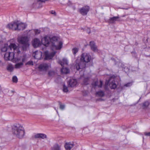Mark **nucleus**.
Instances as JSON below:
<instances>
[{
  "label": "nucleus",
  "mask_w": 150,
  "mask_h": 150,
  "mask_svg": "<svg viewBox=\"0 0 150 150\" xmlns=\"http://www.w3.org/2000/svg\"><path fill=\"white\" fill-rule=\"evenodd\" d=\"M43 40L45 41V46H49L52 50H60L62 47V42L59 40L57 37L53 36L50 38L46 36L44 38Z\"/></svg>",
  "instance_id": "f257e3e1"
},
{
  "label": "nucleus",
  "mask_w": 150,
  "mask_h": 150,
  "mask_svg": "<svg viewBox=\"0 0 150 150\" xmlns=\"http://www.w3.org/2000/svg\"><path fill=\"white\" fill-rule=\"evenodd\" d=\"M12 132L15 136L20 139L23 138L25 134L23 127L19 124L13 126L12 128Z\"/></svg>",
  "instance_id": "f03ea898"
},
{
  "label": "nucleus",
  "mask_w": 150,
  "mask_h": 150,
  "mask_svg": "<svg viewBox=\"0 0 150 150\" xmlns=\"http://www.w3.org/2000/svg\"><path fill=\"white\" fill-rule=\"evenodd\" d=\"M18 41L19 43L22 45V48L23 50H26L29 45L28 39L27 37H19L18 38Z\"/></svg>",
  "instance_id": "7ed1b4c3"
},
{
  "label": "nucleus",
  "mask_w": 150,
  "mask_h": 150,
  "mask_svg": "<svg viewBox=\"0 0 150 150\" xmlns=\"http://www.w3.org/2000/svg\"><path fill=\"white\" fill-rule=\"evenodd\" d=\"M91 57L88 53H84L82 54L81 56V61L88 63L91 60Z\"/></svg>",
  "instance_id": "20e7f679"
},
{
  "label": "nucleus",
  "mask_w": 150,
  "mask_h": 150,
  "mask_svg": "<svg viewBox=\"0 0 150 150\" xmlns=\"http://www.w3.org/2000/svg\"><path fill=\"white\" fill-rule=\"evenodd\" d=\"M17 47L14 43H11L8 46L7 45H5L1 49L2 52H5L7 50H11L13 49L14 51L16 50Z\"/></svg>",
  "instance_id": "39448f33"
},
{
  "label": "nucleus",
  "mask_w": 150,
  "mask_h": 150,
  "mask_svg": "<svg viewBox=\"0 0 150 150\" xmlns=\"http://www.w3.org/2000/svg\"><path fill=\"white\" fill-rule=\"evenodd\" d=\"M14 54L13 52H9L6 53L4 55V58L6 60L14 61Z\"/></svg>",
  "instance_id": "423d86ee"
},
{
  "label": "nucleus",
  "mask_w": 150,
  "mask_h": 150,
  "mask_svg": "<svg viewBox=\"0 0 150 150\" xmlns=\"http://www.w3.org/2000/svg\"><path fill=\"white\" fill-rule=\"evenodd\" d=\"M90 9L89 6H83L79 9L80 13L83 16L86 15Z\"/></svg>",
  "instance_id": "0eeeda50"
},
{
  "label": "nucleus",
  "mask_w": 150,
  "mask_h": 150,
  "mask_svg": "<svg viewBox=\"0 0 150 150\" xmlns=\"http://www.w3.org/2000/svg\"><path fill=\"white\" fill-rule=\"evenodd\" d=\"M27 57L25 54H24L20 56L19 57L16 58L14 59V61L15 62H20L23 63L27 60Z\"/></svg>",
  "instance_id": "6e6552de"
},
{
  "label": "nucleus",
  "mask_w": 150,
  "mask_h": 150,
  "mask_svg": "<svg viewBox=\"0 0 150 150\" xmlns=\"http://www.w3.org/2000/svg\"><path fill=\"white\" fill-rule=\"evenodd\" d=\"M50 67V65L46 63L41 64L38 67V68L41 71H46Z\"/></svg>",
  "instance_id": "1a4fd4ad"
},
{
  "label": "nucleus",
  "mask_w": 150,
  "mask_h": 150,
  "mask_svg": "<svg viewBox=\"0 0 150 150\" xmlns=\"http://www.w3.org/2000/svg\"><path fill=\"white\" fill-rule=\"evenodd\" d=\"M56 53V51H54L51 53H49L47 51L45 52V59L46 60L51 59Z\"/></svg>",
  "instance_id": "9d476101"
},
{
  "label": "nucleus",
  "mask_w": 150,
  "mask_h": 150,
  "mask_svg": "<svg viewBox=\"0 0 150 150\" xmlns=\"http://www.w3.org/2000/svg\"><path fill=\"white\" fill-rule=\"evenodd\" d=\"M67 83L69 87H74L77 83V81L76 79L71 78L68 81Z\"/></svg>",
  "instance_id": "9b49d317"
},
{
  "label": "nucleus",
  "mask_w": 150,
  "mask_h": 150,
  "mask_svg": "<svg viewBox=\"0 0 150 150\" xmlns=\"http://www.w3.org/2000/svg\"><path fill=\"white\" fill-rule=\"evenodd\" d=\"M7 27L9 29H11L13 30H17V22H13L8 24L7 25Z\"/></svg>",
  "instance_id": "f8f14e48"
},
{
  "label": "nucleus",
  "mask_w": 150,
  "mask_h": 150,
  "mask_svg": "<svg viewBox=\"0 0 150 150\" xmlns=\"http://www.w3.org/2000/svg\"><path fill=\"white\" fill-rule=\"evenodd\" d=\"M32 43L34 47H37L40 45L41 43L40 40L38 38H35L32 41Z\"/></svg>",
  "instance_id": "ddd939ff"
},
{
  "label": "nucleus",
  "mask_w": 150,
  "mask_h": 150,
  "mask_svg": "<svg viewBox=\"0 0 150 150\" xmlns=\"http://www.w3.org/2000/svg\"><path fill=\"white\" fill-rule=\"evenodd\" d=\"M119 17L118 16H115L110 18L108 21V22L109 23H114L116 21H120Z\"/></svg>",
  "instance_id": "4468645a"
},
{
  "label": "nucleus",
  "mask_w": 150,
  "mask_h": 150,
  "mask_svg": "<svg viewBox=\"0 0 150 150\" xmlns=\"http://www.w3.org/2000/svg\"><path fill=\"white\" fill-rule=\"evenodd\" d=\"M77 70H79L80 69L84 68L86 67V64L84 62L81 61L79 63L76 65Z\"/></svg>",
  "instance_id": "2eb2a0df"
},
{
  "label": "nucleus",
  "mask_w": 150,
  "mask_h": 150,
  "mask_svg": "<svg viewBox=\"0 0 150 150\" xmlns=\"http://www.w3.org/2000/svg\"><path fill=\"white\" fill-rule=\"evenodd\" d=\"M17 30H23L25 28L26 26L25 24L19 22L18 21H17Z\"/></svg>",
  "instance_id": "dca6fc26"
},
{
  "label": "nucleus",
  "mask_w": 150,
  "mask_h": 150,
  "mask_svg": "<svg viewBox=\"0 0 150 150\" xmlns=\"http://www.w3.org/2000/svg\"><path fill=\"white\" fill-rule=\"evenodd\" d=\"M89 45L91 47V50L94 52H97L98 49L97 46L95 45V42L93 41L90 42Z\"/></svg>",
  "instance_id": "f3484780"
},
{
  "label": "nucleus",
  "mask_w": 150,
  "mask_h": 150,
  "mask_svg": "<svg viewBox=\"0 0 150 150\" xmlns=\"http://www.w3.org/2000/svg\"><path fill=\"white\" fill-rule=\"evenodd\" d=\"M42 52L40 51H36L33 54V56L34 58L38 59H40L42 56Z\"/></svg>",
  "instance_id": "a211bd4d"
},
{
  "label": "nucleus",
  "mask_w": 150,
  "mask_h": 150,
  "mask_svg": "<svg viewBox=\"0 0 150 150\" xmlns=\"http://www.w3.org/2000/svg\"><path fill=\"white\" fill-rule=\"evenodd\" d=\"M58 63L62 67L65 65H67L68 64V60L65 58H63L62 60H59Z\"/></svg>",
  "instance_id": "6ab92c4d"
},
{
  "label": "nucleus",
  "mask_w": 150,
  "mask_h": 150,
  "mask_svg": "<svg viewBox=\"0 0 150 150\" xmlns=\"http://www.w3.org/2000/svg\"><path fill=\"white\" fill-rule=\"evenodd\" d=\"M34 137L35 138L44 139L47 138V136L45 134L43 133L37 134L35 135Z\"/></svg>",
  "instance_id": "aec40b11"
},
{
  "label": "nucleus",
  "mask_w": 150,
  "mask_h": 150,
  "mask_svg": "<svg viewBox=\"0 0 150 150\" xmlns=\"http://www.w3.org/2000/svg\"><path fill=\"white\" fill-rule=\"evenodd\" d=\"M74 146L73 143H66L65 145V147L66 150H70Z\"/></svg>",
  "instance_id": "412c9836"
},
{
  "label": "nucleus",
  "mask_w": 150,
  "mask_h": 150,
  "mask_svg": "<svg viewBox=\"0 0 150 150\" xmlns=\"http://www.w3.org/2000/svg\"><path fill=\"white\" fill-rule=\"evenodd\" d=\"M103 84L102 81H96L92 83V85L93 86H98L99 88H100L102 87Z\"/></svg>",
  "instance_id": "4be33fe9"
},
{
  "label": "nucleus",
  "mask_w": 150,
  "mask_h": 150,
  "mask_svg": "<svg viewBox=\"0 0 150 150\" xmlns=\"http://www.w3.org/2000/svg\"><path fill=\"white\" fill-rule=\"evenodd\" d=\"M52 149V150H60L61 146L56 144L54 145Z\"/></svg>",
  "instance_id": "5701e85b"
},
{
  "label": "nucleus",
  "mask_w": 150,
  "mask_h": 150,
  "mask_svg": "<svg viewBox=\"0 0 150 150\" xmlns=\"http://www.w3.org/2000/svg\"><path fill=\"white\" fill-rule=\"evenodd\" d=\"M109 85L111 89H115L117 87L115 83V81L114 79L112 80L111 82L109 84Z\"/></svg>",
  "instance_id": "b1692460"
},
{
  "label": "nucleus",
  "mask_w": 150,
  "mask_h": 150,
  "mask_svg": "<svg viewBox=\"0 0 150 150\" xmlns=\"http://www.w3.org/2000/svg\"><path fill=\"white\" fill-rule=\"evenodd\" d=\"M17 63L15 65V68L16 69H18L21 67L23 65V62H16Z\"/></svg>",
  "instance_id": "393cba45"
},
{
  "label": "nucleus",
  "mask_w": 150,
  "mask_h": 150,
  "mask_svg": "<svg viewBox=\"0 0 150 150\" xmlns=\"http://www.w3.org/2000/svg\"><path fill=\"white\" fill-rule=\"evenodd\" d=\"M69 69L67 68H63L61 69V72L62 73L67 74L69 72Z\"/></svg>",
  "instance_id": "a878e982"
},
{
  "label": "nucleus",
  "mask_w": 150,
  "mask_h": 150,
  "mask_svg": "<svg viewBox=\"0 0 150 150\" xmlns=\"http://www.w3.org/2000/svg\"><path fill=\"white\" fill-rule=\"evenodd\" d=\"M150 104L148 101H145L142 104V107L143 109H145L147 108Z\"/></svg>",
  "instance_id": "bb28decb"
},
{
  "label": "nucleus",
  "mask_w": 150,
  "mask_h": 150,
  "mask_svg": "<svg viewBox=\"0 0 150 150\" xmlns=\"http://www.w3.org/2000/svg\"><path fill=\"white\" fill-rule=\"evenodd\" d=\"M79 50V49L76 47H74L72 49V51L74 55H75L78 52Z\"/></svg>",
  "instance_id": "cd10ccee"
},
{
  "label": "nucleus",
  "mask_w": 150,
  "mask_h": 150,
  "mask_svg": "<svg viewBox=\"0 0 150 150\" xmlns=\"http://www.w3.org/2000/svg\"><path fill=\"white\" fill-rule=\"evenodd\" d=\"M97 95L100 97H103L104 95V92L102 91H100L98 92H97L96 93Z\"/></svg>",
  "instance_id": "c85d7f7f"
},
{
  "label": "nucleus",
  "mask_w": 150,
  "mask_h": 150,
  "mask_svg": "<svg viewBox=\"0 0 150 150\" xmlns=\"http://www.w3.org/2000/svg\"><path fill=\"white\" fill-rule=\"evenodd\" d=\"M7 69L8 71H12L13 69V67L12 65H9L7 67Z\"/></svg>",
  "instance_id": "c756f323"
},
{
  "label": "nucleus",
  "mask_w": 150,
  "mask_h": 150,
  "mask_svg": "<svg viewBox=\"0 0 150 150\" xmlns=\"http://www.w3.org/2000/svg\"><path fill=\"white\" fill-rule=\"evenodd\" d=\"M63 91L65 92H67L68 91V87L64 84L63 85Z\"/></svg>",
  "instance_id": "7c9ffc66"
},
{
  "label": "nucleus",
  "mask_w": 150,
  "mask_h": 150,
  "mask_svg": "<svg viewBox=\"0 0 150 150\" xmlns=\"http://www.w3.org/2000/svg\"><path fill=\"white\" fill-rule=\"evenodd\" d=\"M55 74V72L54 71H50L48 72V75L50 76H52L54 75Z\"/></svg>",
  "instance_id": "2f4dec72"
},
{
  "label": "nucleus",
  "mask_w": 150,
  "mask_h": 150,
  "mask_svg": "<svg viewBox=\"0 0 150 150\" xmlns=\"http://www.w3.org/2000/svg\"><path fill=\"white\" fill-rule=\"evenodd\" d=\"M25 65H28L33 66V61H29L26 63Z\"/></svg>",
  "instance_id": "473e14b6"
},
{
  "label": "nucleus",
  "mask_w": 150,
  "mask_h": 150,
  "mask_svg": "<svg viewBox=\"0 0 150 150\" xmlns=\"http://www.w3.org/2000/svg\"><path fill=\"white\" fill-rule=\"evenodd\" d=\"M12 80L13 82H17L18 81V79L17 77L16 76H13L12 78Z\"/></svg>",
  "instance_id": "72a5a7b5"
},
{
  "label": "nucleus",
  "mask_w": 150,
  "mask_h": 150,
  "mask_svg": "<svg viewBox=\"0 0 150 150\" xmlns=\"http://www.w3.org/2000/svg\"><path fill=\"white\" fill-rule=\"evenodd\" d=\"M89 79V78L88 77H87L86 78H85L84 79L83 82L85 84L87 85L88 84V81Z\"/></svg>",
  "instance_id": "f704fd0d"
},
{
  "label": "nucleus",
  "mask_w": 150,
  "mask_h": 150,
  "mask_svg": "<svg viewBox=\"0 0 150 150\" xmlns=\"http://www.w3.org/2000/svg\"><path fill=\"white\" fill-rule=\"evenodd\" d=\"M35 34V35H37L39 34L40 32V31L39 30L36 29L34 30Z\"/></svg>",
  "instance_id": "c9c22d12"
},
{
  "label": "nucleus",
  "mask_w": 150,
  "mask_h": 150,
  "mask_svg": "<svg viewBox=\"0 0 150 150\" xmlns=\"http://www.w3.org/2000/svg\"><path fill=\"white\" fill-rule=\"evenodd\" d=\"M60 104V109L62 110H63L64 109L65 107V106L64 105H62L60 104V103H59Z\"/></svg>",
  "instance_id": "e433bc0d"
},
{
  "label": "nucleus",
  "mask_w": 150,
  "mask_h": 150,
  "mask_svg": "<svg viewBox=\"0 0 150 150\" xmlns=\"http://www.w3.org/2000/svg\"><path fill=\"white\" fill-rule=\"evenodd\" d=\"M132 85V83H129L125 85V86L126 87H129Z\"/></svg>",
  "instance_id": "4c0bfd02"
},
{
  "label": "nucleus",
  "mask_w": 150,
  "mask_h": 150,
  "mask_svg": "<svg viewBox=\"0 0 150 150\" xmlns=\"http://www.w3.org/2000/svg\"><path fill=\"white\" fill-rule=\"evenodd\" d=\"M144 134L146 136L150 137V132H145L144 133Z\"/></svg>",
  "instance_id": "58836bf2"
},
{
  "label": "nucleus",
  "mask_w": 150,
  "mask_h": 150,
  "mask_svg": "<svg viewBox=\"0 0 150 150\" xmlns=\"http://www.w3.org/2000/svg\"><path fill=\"white\" fill-rule=\"evenodd\" d=\"M37 4V1H36V2H34L33 5V8H36V5Z\"/></svg>",
  "instance_id": "ea45409f"
},
{
  "label": "nucleus",
  "mask_w": 150,
  "mask_h": 150,
  "mask_svg": "<svg viewBox=\"0 0 150 150\" xmlns=\"http://www.w3.org/2000/svg\"><path fill=\"white\" fill-rule=\"evenodd\" d=\"M111 80V79H110V81H106L105 83V85L106 86H107L108 85V84H109V82Z\"/></svg>",
  "instance_id": "a19ab883"
},
{
  "label": "nucleus",
  "mask_w": 150,
  "mask_h": 150,
  "mask_svg": "<svg viewBox=\"0 0 150 150\" xmlns=\"http://www.w3.org/2000/svg\"><path fill=\"white\" fill-rule=\"evenodd\" d=\"M51 13L52 14H53L54 15H56V12L54 11H52Z\"/></svg>",
  "instance_id": "79ce46f5"
},
{
  "label": "nucleus",
  "mask_w": 150,
  "mask_h": 150,
  "mask_svg": "<svg viewBox=\"0 0 150 150\" xmlns=\"http://www.w3.org/2000/svg\"><path fill=\"white\" fill-rule=\"evenodd\" d=\"M90 32H90V29H89V31H88V33H90Z\"/></svg>",
  "instance_id": "37998d69"
},
{
  "label": "nucleus",
  "mask_w": 150,
  "mask_h": 150,
  "mask_svg": "<svg viewBox=\"0 0 150 150\" xmlns=\"http://www.w3.org/2000/svg\"><path fill=\"white\" fill-rule=\"evenodd\" d=\"M150 55L147 56V57H149Z\"/></svg>",
  "instance_id": "c03bdc74"
},
{
  "label": "nucleus",
  "mask_w": 150,
  "mask_h": 150,
  "mask_svg": "<svg viewBox=\"0 0 150 150\" xmlns=\"http://www.w3.org/2000/svg\"><path fill=\"white\" fill-rule=\"evenodd\" d=\"M56 111H57V113H58V111H57V110Z\"/></svg>",
  "instance_id": "a18cd8bd"
}]
</instances>
